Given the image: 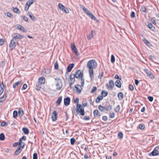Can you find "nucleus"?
Segmentation results:
<instances>
[{"label":"nucleus","mask_w":159,"mask_h":159,"mask_svg":"<svg viewBox=\"0 0 159 159\" xmlns=\"http://www.w3.org/2000/svg\"><path fill=\"white\" fill-rule=\"evenodd\" d=\"M97 66V63L94 59L90 60L87 63V67L89 69V76L91 80L93 78V69L96 68Z\"/></svg>","instance_id":"f257e3e1"},{"label":"nucleus","mask_w":159,"mask_h":159,"mask_svg":"<svg viewBox=\"0 0 159 159\" xmlns=\"http://www.w3.org/2000/svg\"><path fill=\"white\" fill-rule=\"evenodd\" d=\"M98 108L100 111L103 112L105 111H108L111 110L112 109V107L109 104L107 105L106 106H103L101 105H99L98 106Z\"/></svg>","instance_id":"f03ea898"},{"label":"nucleus","mask_w":159,"mask_h":159,"mask_svg":"<svg viewBox=\"0 0 159 159\" xmlns=\"http://www.w3.org/2000/svg\"><path fill=\"white\" fill-rule=\"evenodd\" d=\"M76 112L77 114L80 113L82 116L85 114L84 109L81 104H77L76 106Z\"/></svg>","instance_id":"7ed1b4c3"},{"label":"nucleus","mask_w":159,"mask_h":159,"mask_svg":"<svg viewBox=\"0 0 159 159\" xmlns=\"http://www.w3.org/2000/svg\"><path fill=\"white\" fill-rule=\"evenodd\" d=\"M55 80L56 81V86L57 87V89L59 90L62 87V82L60 79L58 77L55 78Z\"/></svg>","instance_id":"20e7f679"},{"label":"nucleus","mask_w":159,"mask_h":159,"mask_svg":"<svg viewBox=\"0 0 159 159\" xmlns=\"http://www.w3.org/2000/svg\"><path fill=\"white\" fill-rule=\"evenodd\" d=\"M58 7L60 10L66 13H69V11L68 8L65 7L61 3H59L58 5Z\"/></svg>","instance_id":"39448f33"},{"label":"nucleus","mask_w":159,"mask_h":159,"mask_svg":"<svg viewBox=\"0 0 159 159\" xmlns=\"http://www.w3.org/2000/svg\"><path fill=\"white\" fill-rule=\"evenodd\" d=\"M158 146L154 148L153 151L149 153V156H157L159 155V151L158 150Z\"/></svg>","instance_id":"423d86ee"},{"label":"nucleus","mask_w":159,"mask_h":159,"mask_svg":"<svg viewBox=\"0 0 159 159\" xmlns=\"http://www.w3.org/2000/svg\"><path fill=\"white\" fill-rule=\"evenodd\" d=\"M18 42L16 41L13 40L12 39L10 42V43L9 45V48L11 50H12L13 49L15 48L16 44H18Z\"/></svg>","instance_id":"0eeeda50"},{"label":"nucleus","mask_w":159,"mask_h":159,"mask_svg":"<svg viewBox=\"0 0 159 159\" xmlns=\"http://www.w3.org/2000/svg\"><path fill=\"white\" fill-rule=\"evenodd\" d=\"M144 72L147 74V76L151 79H154L155 76L151 72L148 70L145 69L144 70Z\"/></svg>","instance_id":"6e6552de"},{"label":"nucleus","mask_w":159,"mask_h":159,"mask_svg":"<svg viewBox=\"0 0 159 159\" xmlns=\"http://www.w3.org/2000/svg\"><path fill=\"white\" fill-rule=\"evenodd\" d=\"M71 47L72 52L74 53H75L77 56H78L79 55V53L78 52L76 48L75 44L74 43L71 44Z\"/></svg>","instance_id":"1a4fd4ad"},{"label":"nucleus","mask_w":159,"mask_h":159,"mask_svg":"<svg viewBox=\"0 0 159 159\" xmlns=\"http://www.w3.org/2000/svg\"><path fill=\"white\" fill-rule=\"evenodd\" d=\"M74 75L75 77L76 78H78L80 77L82 78L83 77V73L81 72L80 70H79L76 71L75 74H74Z\"/></svg>","instance_id":"9d476101"},{"label":"nucleus","mask_w":159,"mask_h":159,"mask_svg":"<svg viewBox=\"0 0 159 159\" xmlns=\"http://www.w3.org/2000/svg\"><path fill=\"white\" fill-rule=\"evenodd\" d=\"M106 86L109 89H112L114 86V83L112 80H111L109 81V84H106Z\"/></svg>","instance_id":"9b49d317"},{"label":"nucleus","mask_w":159,"mask_h":159,"mask_svg":"<svg viewBox=\"0 0 159 159\" xmlns=\"http://www.w3.org/2000/svg\"><path fill=\"white\" fill-rule=\"evenodd\" d=\"M57 114L56 111H54L53 112L52 115V119L53 121H55L57 118Z\"/></svg>","instance_id":"f8f14e48"},{"label":"nucleus","mask_w":159,"mask_h":159,"mask_svg":"<svg viewBox=\"0 0 159 159\" xmlns=\"http://www.w3.org/2000/svg\"><path fill=\"white\" fill-rule=\"evenodd\" d=\"M70 99L69 97H67L64 100V105L66 106L69 105L70 103Z\"/></svg>","instance_id":"ddd939ff"},{"label":"nucleus","mask_w":159,"mask_h":159,"mask_svg":"<svg viewBox=\"0 0 159 159\" xmlns=\"http://www.w3.org/2000/svg\"><path fill=\"white\" fill-rule=\"evenodd\" d=\"M75 88L76 89V91L77 92L78 94H80L81 93V91L82 89V87L79 84H76L75 86Z\"/></svg>","instance_id":"4468645a"},{"label":"nucleus","mask_w":159,"mask_h":159,"mask_svg":"<svg viewBox=\"0 0 159 159\" xmlns=\"http://www.w3.org/2000/svg\"><path fill=\"white\" fill-rule=\"evenodd\" d=\"M94 116L95 118L100 117L101 115L98 110H95L93 111Z\"/></svg>","instance_id":"2eb2a0df"},{"label":"nucleus","mask_w":159,"mask_h":159,"mask_svg":"<svg viewBox=\"0 0 159 159\" xmlns=\"http://www.w3.org/2000/svg\"><path fill=\"white\" fill-rule=\"evenodd\" d=\"M80 7L83 9L84 12L87 15H88L91 12L83 6L80 5Z\"/></svg>","instance_id":"dca6fc26"},{"label":"nucleus","mask_w":159,"mask_h":159,"mask_svg":"<svg viewBox=\"0 0 159 159\" xmlns=\"http://www.w3.org/2000/svg\"><path fill=\"white\" fill-rule=\"evenodd\" d=\"M88 16L92 19L94 21H96L97 22H99V20L97 19L90 12Z\"/></svg>","instance_id":"f3484780"},{"label":"nucleus","mask_w":159,"mask_h":159,"mask_svg":"<svg viewBox=\"0 0 159 159\" xmlns=\"http://www.w3.org/2000/svg\"><path fill=\"white\" fill-rule=\"evenodd\" d=\"M74 63L70 64L68 65L67 67V71L70 72L71 70L74 67Z\"/></svg>","instance_id":"a211bd4d"},{"label":"nucleus","mask_w":159,"mask_h":159,"mask_svg":"<svg viewBox=\"0 0 159 159\" xmlns=\"http://www.w3.org/2000/svg\"><path fill=\"white\" fill-rule=\"evenodd\" d=\"M75 77L74 74H72L70 75V83H71V84H73L74 83L75 81Z\"/></svg>","instance_id":"6ab92c4d"},{"label":"nucleus","mask_w":159,"mask_h":159,"mask_svg":"<svg viewBox=\"0 0 159 159\" xmlns=\"http://www.w3.org/2000/svg\"><path fill=\"white\" fill-rule=\"evenodd\" d=\"M7 96V93L0 98V102H3L6 99Z\"/></svg>","instance_id":"aec40b11"},{"label":"nucleus","mask_w":159,"mask_h":159,"mask_svg":"<svg viewBox=\"0 0 159 159\" xmlns=\"http://www.w3.org/2000/svg\"><path fill=\"white\" fill-rule=\"evenodd\" d=\"M116 86L119 88H120L121 87V83L120 80H117L115 82Z\"/></svg>","instance_id":"412c9836"},{"label":"nucleus","mask_w":159,"mask_h":159,"mask_svg":"<svg viewBox=\"0 0 159 159\" xmlns=\"http://www.w3.org/2000/svg\"><path fill=\"white\" fill-rule=\"evenodd\" d=\"M62 99V97L61 96H60L58 98L57 101L56 102L57 106H59L61 104V101Z\"/></svg>","instance_id":"4be33fe9"},{"label":"nucleus","mask_w":159,"mask_h":159,"mask_svg":"<svg viewBox=\"0 0 159 159\" xmlns=\"http://www.w3.org/2000/svg\"><path fill=\"white\" fill-rule=\"evenodd\" d=\"M42 84H41L40 83L37 82L36 85V89L38 91L40 90Z\"/></svg>","instance_id":"5701e85b"},{"label":"nucleus","mask_w":159,"mask_h":159,"mask_svg":"<svg viewBox=\"0 0 159 159\" xmlns=\"http://www.w3.org/2000/svg\"><path fill=\"white\" fill-rule=\"evenodd\" d=\"M103 99V97L101 95H99L96 99V102L98 103L100 102V101Z\"/></svg>","instance_id":"b1692460"},{"label":"nucleus","mask_w":159,"mask_h":159,"mask_svg":"<svg viewBox=\"0 0 159 159\" xmlns=\"http://www.w3.org/2000/svg\"><path fill=\"white\" fill-rule=\"evenodd\" d=\"M45 79L43 77H41L39 78L38 82L40 83L41 84H42L43 83H45Z\"/></svg>","instance_id":"393cba45"},{"label":"nucleus","mask_w":159,"mask_h":159,"mask_svg":"<svg viewBox=\"0 0 159 159\" xmlns=\"http://www.w3.org/2000/svg\"><path fill=\"white\" fill-rule=\"evenodd\" d=\"M22 130L25 134H27L29 133V130L27 128L23 127L22 129Z\"/></svg>","instance_id":"a878e982"},{"label":"nucleus","mask_w":159,"mask_h":159,"mask_svg":"<svg viewBox=\"0 0 159 159\" xmlns=\"http://www.w3.org/2000/svg\"><path fill=\"white\" fill-rule=\"evenodd\" d=\"M118 97L120 100H122L124 98V94L122 92H119L118 94Z\"/></svg>","instance_id":"bb28decb"},{"label":"nucleus","mask_w":159,"mask_h":159,"mask_svg":"<svg viewBox=\"0 0 159 159\" xmlns=\"http://www.w3.org/2000/svg\"><path fill=\"white\" fill-rule=\"evenodd\" d=\"M18 113L19 115L20 116H22L23 115V111L21 108H19Z\"/></svg>","instance_id":"cd10ccee"},{"label":"nucleus","mask_w":159,"mask_h":159,"mask_svg":"<svg viewBox=\"0 0 159 159\" xmlns=\"http://www.w3.org/2000/svg\"><path fill=\"white\" fill-rule=\"evenodd\" d=\"M21 82H22V81L20 80V81H18L17 82H16L13 85V88L14 89H15L17 86H18L19 84H20V83H21Z\"/></svg>","instance_id":"c85d7f7f"},{"label":"nucleus","mask_w":159,"mask_h":159,"mask_svg":"<svg viewBox=\"0 0 159 159\" xmlns=\"http://www.w3.org/2000/svg\"><path fill=\"white\" fill-rule=\"evenodd\" d=\"M102 96L103 97H105L108 95V92L105 90H103L101 93Z\"/></svg>","instance_id":"c756f323"},{"label":"nucleus","mask_w":159,"mask_h":159,"mask_svg":"<svg viewBox=\"0 0 159 159\" xmlns=\"http://www.w3.org/2000/svg\"><path fill=\"white\" fill-rule=\"evenodd\" d=\"M145 127V125L144 124H140L137 128L141 130L143 129Z\"/></svg>","instance_id":"7c9ffc66"},{"label":"nucleus","mask_w":159,"mask_h":159,"mask_svg":"<svg viewBox=\"0 0 159 159\" xmlns=\"http://www.w3.org/2000/svg\"><path fill=\"white\" fill-rule=\"evenodd\" d=\"M148 27L152 30L154 31L155 30V27L154 26H153L151 23H150L148 24Z\"/></svg>","instance_id":"2f4dec72"},{"label":"nucleus","mask_w":159,"mask_h":159,"mask_svg":"<svg viewBox=\"0 0 159 159\" xmlns=\"http://www.w3.org/2000/svg\"><path fill=\"white\" fill-rule=\"evenodd\" d=\"M143 42L148 46H150V43L146 39H143Z\"/></svg>","instance_id":"473e14b6"},{"label":"nucleus","mask_w":159,"mask_h":159,"mask_svg":"<svg viewBox=\"0 0 159 159\" xmlns=\"http://www.w3.org/2000/svg\"><path fill=\"white\" fill-rule=\"evenodd\" d=\"M120 109V105H118L116 106V108L114 109V111L116 113H118L119 112Z\"/></svg>","instance_id":"72a5a7b5"},{"label":"nucleus","mask_w":159,"mask_h":159,"mask_svg":"<svg viewBox=\"0 0 159 159\" xmlns=\"http://www.w3.org/2000/svg\"><path fill=\"white\" fill-rule=\"evenodd\" d=\"M140 11L144 12L146 13V9L144 6H141L140 8Z\"/></svg>","instance_id":"f704fd0d"},{"label":"nucleus","mask_w":159,"mask_h":159,"mask_svg":"<svg viewBox=\"0 0 159 159\" xmlns=\"http://www.w3.org/2000/svg\"><path fill=\"white\" fill-rule=\"evenodd\" d=\"M13 11L16 13H20V11L17 7H15L13 8Z\"/></svg>","instance_id":"c9c22d12"},{"label":"nucleus","mask_w":159,"mask_h":159,"mask_svg":"<svg viewBox=\"0 0 159 159\" xmlns=\"http://www.w3.org/2000/svg\"><path fill=\"white\" fill-rule=\"evenodd\" d=\"M5 139V137L4 134L3 133H1L0 134V140L2 141L4 140Z\"/></svg>","instance_id":"e433bc0d"},{"label":"nucleus","mask_w":159,"mask_h":159,"mask_svg":"<svg viewBox=\"0 0 159 159\" xmlns=\"http://www.w3.org/2000/svg\"><path fill=\"white\" fill-rule=\"evenodd\" d=\"M17 34H18V33H15L14 34V36L13 37L12 39H13V40L16 41V39H19L18 36Z\"/></svg>","instance_id":"4c0bfd02"},{"label":"nucleus","mask_w":159,"mask_h":159,"mask_svg":"<svg viewBox=\"0 0 159 159\" xmlns=\"http://www.w3.org/2000/svg\"><path fill=\"white\" fill-rule=\"evenodd\" d=\"M33 3V0H29L26 3V5L30 7L31 4Z\"/></svg>","instance_id":"58836bf2"},{"label":"nucleus","mask_w":159,"mask_h":159,"mask_svg":"<svg viewBox=\"0 0 159 159\" xmlns=\"http://www.w3.org/2000/svg\"><path fill=\"white\" fill-rule=\"evenodd\" d=\"M18 112L16 111L15 110L13 112V117L16 118L18 116Z\"/></svg>","instance_id":"ea45409f"},{"label":"nucleus","mask_w":159,"mask_h":159,"mask_svg":"<svg viewBox=\"0 0 159 159\" xmlns=\"http://www.w3.org/2000/svg\"><path fill=\"white\" fill-rule=\"evenodd\" d=\"M93 31H91V33L90 34H89L87 36V38L88 40H90L91 39L92 37H93Z\"/></svg>","instance_id":"a19ab883"},{"label":"nucleus","mask_w":159,"mask_h":159,"mask_svg":"<svg viewBox=\"0 0 159 159\" xmlns=\"http://www.w3.org/2000/svg\"><path fill=\"white\" fill-rule=\"evenodd\" d=\"M118 137L120 139H122L123 137V133L121 132H120L118 134Z\"/></svg>","instance_id":"79ce46f5"},{"label":"nucleus","mask_w":159,"mask_h":159,"mask_svg":"<svg viewBox=\"0 0 159 159\" xmlns=\"http://www.w3.org/2000/svg\"><path fill=\"white\" fill-rule=\"evenodd\" d=\"M111 61L112 63H114L115 61V57L113 54L111 55Z\"/></svg>","instance_id":"37998d69"},{"label":"nucleus","mask_w":159,"mask_h":159,"mask_svg":"<svg viewBox=\"0 0 159 159\" xmlns=\"http://www.w3.org/2000/svg\"><path fill=\"white\" fill-rule=\"evenodd\" d=\"M70 143L71 145H74L75 142V140L74 138H71L70 139Z\"/></svg>","instance_id":"c03bdc74"},{"label":"nucleus","mask_w":159,"mask_h":159,"mask_svg":"<svg viewBox=\"0 0 159 159\" xmlns=\"http://www.w3.org/2000/svg\"><path fill=\"white\" fill-rule=\"evenodd\" d=\"M54 66V69H57L58 68V63L57 61H56V62L55 63Z\"/></svg>","instance_id":"a18cd8bd"},{"label":"nucleus","mask_w":159,"mask_h":159,"mask_svg":"<svg viewBox=\"0 0 159 159\" xmlns=\"http://www.w3.org/2000/svg\"><path fill=\"white\" fill-rule=\"evenodd\" d=\"M4 91V88L3 87H1V86H0V96L3 92Z\"/></svg>","instance_id":"49530a36"},{"label":"nucleus","mask_w":159,"mask_h":159,"mask_svg":"<svg viewBox=\"0 0 159 159\" xmlns=\"http://www.w3.org/2000/svg\"><path fill=\"white\" fill-rule=\"evenodd\" d=\"M81 87H83L84 83V80L83 78H81Z\"/></svg>","instance_id":"de8ad7c7"},{"label":"nucleus","mask_w":159,"mask_h":159,"mask_svg":"<svg viewBox=\"0 0 159 159\" xmlns=\"http://www.w3.org/2000/svg\"><path fill=\"white\" fill-rule=\"evenodd\" d=\"M97 88L96 86H93L91 91V93H93L97 90Z\"/></svg>","instance_id":"09e8293b"},{"label":"nucleus","mask_w":159,"mask_h":159,"mask_svg":"<svg viewBox=\"0 0 159 159\" xmlns=\"http://www.w3.org/2000/svg\"><path fill=\"white\" fill-rule=\"evenodd\" d=\"M151 21L154 25H156L157 24L156 22L155 19L154 18H152L151 19Z\"/></svg>","instance_id":"8fccbe9b"},{"label":"nucleus","mask_w":159,"mask_h":159,"mask_svg":"<svg viewBox=\"0 0 159 159\" xmlns=\"http://www.w3.org/2000/svg\"><path fill=\"white\" fill-rule=\"evenodd\" d=\"M21 17L25 21L27 22L28 21V18L25 16H21Z\"/></svg>","instance_id":"3c124183"},{"label":"nucleus","mask_w":159,"mask_h":159,"mask_svg":"<svg viewBox=\"0 0 159 159\" xmlns=\"http://www.w3.org/2000/svg\"><path fill=\"white\" fill-rule=\"evenodd\" d=\"M30 18L33 21H35V18L34 17V16L33 15V14L32 13V14L30 16Z\"/></svg>","instance_id":"603ef678"},{"label":"nucleus","mask_w":159,"mask_h":159,"mask_svg":"<svg viewBox=\"0 0 159 159\" xmlns=\"http://www.w3.org/2000/svg\"><path fill=\"white\" fill-rule=\"evenodd\" d=\"M21 152L20 151H19L16 150L15 152L14 155L15 156H17L18 155H19L20 154Z\"/></svg>","instance_id":"864d4df0"},{"label":"nucleus","mask_w":159,"mask_h":159,"mask_svg":"<svg viewBox=\"0 0 159 159\" xmlns=\"http://www.w3.org/2000/svg\"><path fill=\"white\" fill-rule=\"evenodd\" d=\"M5 62L3 61H2L0 63V66L1 67H2V68H3L5 65Z\"/></svg>","instance_id":"5fc2aeb1"},{"label":"nucleus","mask_w":159,"mask_h":159,"mask_svg":"<svg viewBox=\"0 0 159 159\" xmlns=\"http://www.w3.org/2000/svg\"><path fill=\"white\" fill-rule=\"evenodd\" d=\"M38 155L36 153H34L33 155V159H37Z\"/></svg>","instance_id":"6e6d98bb"},{"label":"nucleus","mask_w":159,"mask_h":159,"mask_svg":"<svg viewBox=\"0 0 159 159\" xmlns=\"http://www.w3.org/2000/svg\"><path fill=\"white\" fill-rule=\"evenodd\" d=\"M20 31H22L24 32H27V30H26L25 28L21 25V27H20Z\"/></svg>","instance_id":"4d7b16f0"},{"label":"nucleus","mask_w":159,"mask_h":159,"mask_svg":"<svg viewBox=\"0 0 159 159\" xmlns=\"http://www.w3.org/2000/svg\"><path fill=\"white\" fill-rule=\"evenodd\" d=\"M115 116V113L114 112L110 113L109 115L110 117L111 118H113Z\"/></svg>","instance_id":"13d9d810"},{"label":"nucleus","mask_w":159,"mask_h":159,"mask_svg":"<svg viewBox=\"0 0 159 159\" xmlns=\"http://www.w3.org/2000/svg\"><path fill=\"white\" fill-rule=\"evenodd\" d=\"M130 16L132 18H134L135 17V13L134 11H132L130 14Z\"/></svg>","instance_id":"bf43d9fd"},{"label":"nucleus","mask_w":159,"mask_h":159,"mask_svg":"<svg viewBox=\"0 0 159 159\" xmlns=\"http://www.w3.org/2000/svg\"><path fill=\"white\" fill-rule=\"evenodd\" d=\"M129 89L131 91H133L134 89L133 86L131 84H129Z\"/></svg>","instance_id":"052dcab7"},{"label":"nucleus","mask_w":159,"mask_h":159,"mask_svg":"<svg viewBox=\"0 0 159 159\" xmlns=\"http://www.w3.org/2000/svg\"><path fill=\"white\" fill-rule=\"evenodd\" d=\"M4 40L3 39H0V46H2L3 45L4 42Z\"/></svg>","instance_id":"680f3d73"},{"label":"nucleus","mask_w":159,"mask_h":159,"mask_svg":"<svg viewBox=\"0 0 159 159\" xmlns=\"http://www.w3.org/2000/svg\"><path fill=\"white\" fill-rule=\"evenodd\" d=\"M148 98L149 101L151 102H152L153 99V98L152 96H148Z\"/></svg>","instance_id":"e2e57ef3"},{"label":"nucleus","mask_w":159,"mask_h":159,"mask_svg":"<svg viewBox=\"0 0 159 159\" xmlns=\"http://www.w3.org/2000/svg\"><path fill=\"white\" fill-rule=\"evenodd\" d=\"M18 145V146L20 145L18 142L14 143L13 144V147H16Z\"/></svg>","instance_id":"0e129e2a"},{"label":"nucleus","mask_w":159,"mask_h":159,"mask_svg":"<svg viewBox=\"0 0 159 159\" xmlns=\"http://www.w3.org/2000/svg\"><path fill=\"white\" fill-rule=\"evenodd\" d=\"M8 125L6 122H3L1 124V126L2 127Z\"/></svg>","instance_id":"69168bd1"},{"label":"nucleus","mask_w":159,"mask_h":159,"mask_svg":"<svg viewBox=\"0 0 159 159\" xmlns=\"http://www.w3.org/2000/svg\"><path fill=\"white\" fill-rule=\"evenodd\" d=\"M104 72L103 71H102L101 73L99 74V75L98 76V78L99 79H101L102 78V76Z\"/></svg>","instance_id":"338daca9"},{"label":"nucleus","mask_w":159,"mask_h":159,"mask_svg":"<svg viewBox=\"0 0 159 159\" xmlns=\"http://www.w3.org/2000/svg\"><path fill=\"white\" fill-rule=\"evenodd\" d=\"M27 86L26 84H24L22 88V90H23L26 89L27 88Z\"/></svg>","instance_id":"774afa93"}]
</instances>
